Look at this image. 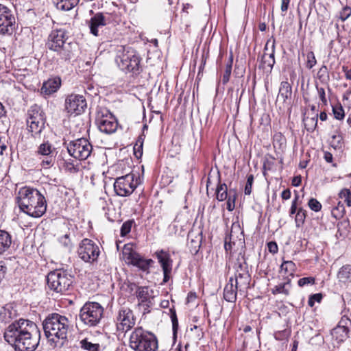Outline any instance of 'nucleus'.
<instances>
[{
    "label": "nucleus",
    "mask_w": 351,
    "mask_h": 351,
    "mask_svg": "<svg viewBox=\"0 0 351 351\" xmlns=\"http://www.w3.org/2000/svg\"><path fill=\"white\" fill-rule=\"evenodd\" d=\"M12 243L11 234L5 230H0V255L4 254L10 250Z\"/></svg>",
    "instance_id": "nucleus-27"
},
{
    "label": "nucleus",
    "mask_w": 351,
    "mask_h": 351,
    "mask_svg": "<svg viewBox=\"0 0 351 351\" xmlns=\"http://www.w3.org/2000/svg\"><path fill=\"white\" fill-rule=\"evenodd\" d=\"M291 0H282L280 9L283 12H286L289 8Z\"/></svg>",
    "instance_id": "nucleus-60"
},
{
    "label": "nucleus",
    "mask_w": 351,
    "mask_h": 351,
    "mask_svg": "<svg viewBox=\"0 0 351 351\" xmlns=\"http://www.w3.org/2000/svg\"><path fill=\"white\" fill-rule=\"evenodd\" d=\"M80 347L87 351H98L99 345L98 343H93L87 340V339H82L80 342Z\"/></svg>",
    "instance_id": "nucleus-37"
},
{
    "label": "nucleus",
    "mask_w": 351,
    "mask_h": 351,
    "mask_svg": "<svg viewBox=\"0 0 351 351\" xmlns=\"http://www.w3.org/2000/svg\"><path fill=\"white\" fill-rule=\"evenodd\" d=\"M66 149L71 156L83 160L90 155L93 147L86 138H81L70 141L66 144Z\"/></svg>",
    "instance_id": "nucleus-10"
},
{
    "label": "nucleus",
    "mask_w": 351,
    "mask_h": 351,
    "mask_svg": "<svg viewBox=\"0 0 351 351\" xmlns=\"http://www.w3.org/2000/svg\"><path fill=\"white\" fill-rule=\"evenodd\" d=\"M70 236V232H66L58 239L60 243L69 251L71 250L73 246Z\"/></svg>",
    "instance_id": "nucleus-39"
},
{
    "label": "nucleus",
    "mask_w": 351,
    "mask_h": 351,
    "mask_svg": "<svg viewBox=\"0 0 351 351\" xmlns=\"http://www.w3.org/2000/svg\"><path fill=\"white\" fill-rule=\"evenodd\" d=\"M143 142L139 138L134 147V153L136 158H141L143 155Z\"/></svg>",
    "instance_id": "nucleus-45"
},
{
    "label": "nucleus",
    "mask_w": 351,
    "mask_h": 351,
    "mask_svg": "<svg viewBox=\"0 0 351 351\" xmlns=\"http://www.w3.org/2000/svg\"><path fill=\"white\" fill-rule=\"evenodd\" d=\"M61 85V80L59 77L49 79L44 82L41 88V93L49 95L56 93Z\"/></svg>",
    "instance_id": "nucleus-23"
},
{
    "label": "nucleus",
    "mask_w": 351,
    "mask_h": 351,
    "mask_svg": "<svg viewBox=\"0 0 351 351\" xmlns=\"http://www.w3.org/2000/svg\"><path fill=\"white\" fill-rule=\"evenodd\" d=\"M4 338L15 351H34L39 344L40 333L35 323L20 319L7 327Z\"/></svg>",
    "instance_id": "nucleus-1"
},
{
    "label": "nucleus",
    "mask_w": 351,
    "mask_h": 351,
    "mask_svg": "<svg viewBox=\"0 0 351 351\" xmlns=\"http://www.w3.org/2000/svg\"><path fill=\"white\" fill-rule=\"evenodd\" d=\"M110 22V14H104L99 12L95 14L89 21V28L90 33L95 36H99V29L103 27Z\"/></svg>",
    "instance_id": "nucleus-20"
},
{
    "label": "nucleus",
    "mask_w": 351,
    "mask_h": 351,
    "mask_svg": "<svg viewBox=\"0 0 351 351\" xmlns=\"http://www.w3.org/2000/svg\"><path fill=\"white\" fill-rule=\"evenodd\" d=\"M303 121L306 130L313 132L317 125L318 114H315L313 117H305Z\"/></svg>",
    "instance_id": "nucleus-32"
},
{
    "label": "nucleus",
    "mask_w": 351,
    "mask_h": 351,
    "mask_svg": "<svg viewBox=\"0 0 351 351\" xmlns=\"http://www.w3.org/2000/svg\"><path fill=\"white\" fill-rule=\"evenodd\" d=\"M332 110L334 117L337 120H343L345 117V112L343 106L340 103H337L332 106Z\"/></svg>",
    "instance_id": "nucleus-35"
},
{
    "label": "nucleus",
    "mask_w": 351,
    "mask_h": 351,
    "mask_svg": "<svg viewBox=\"0 0 351 351\" xmlns=\"http://www.w3.org/2000/svg\"><path fill=\"white\" fill-rule=\"evenodd\" d=\"M104 308L98 302H86L80 308L79 319L87 327L99 324L104 315Z\"/></svg>",
    "instance_id": "nucleus-8"
},
{
    "label": "nucleus",
    "mask_w": 351,
    "mask_h": 351,
    "mask_svg": "<svg viewBox=\"0 0 351 351\" xmlns=\"http://www.w3.org/2000/svg\"><path fill=\"white\" fill-rule=\"evenodd\" d=\"M217 199L221 202L228 198V187L226 184L219 182L216 190Z\"/></svg>",
    "instance_id": "nucleus-33"
},
{
    "label": "nucleus",
    "mask_w": 351,
    "mask_h": 351,
    "mask_svg": "<svg viewBox=\"0 0 351 351\" xmlns=\"http://www.w3.org/2000/svg\"><path fill=\"white\" fill-rule=\"evenodd\" d=\"M64 107L69 114H80L86 108V101L82 95L71 94L66 97Z\"/></svg>",
    "instance_id": "nucleus-17"
},
{
    "label": "nucleus",
    "mask_w": 351,
    "mask_h": 351,
    "mask_svg": "<svg viewBox=\"0 0 351 351\" xmlns=\"http://www.w3.org/2000/svg\"><path fill=\"white\" fill-rule=\"evenodd\" d=\"M343 138L341 135H333L330 142L331 146L335 149H339L341 147Z\"/></svg>",
    "instance_id": "nucleus-47"
},
{
    "label": "nucleus",
    "mask_w": 351,
    "mask_h": 351,
    "mask_svg": "<svg viewBox=\"0 0 351 351\" xmlns=\"http://www.w3.org/2000/svg\"><path fill=\"white\" fill-rule=\"evenodd\" d=\"M253 182H254L253 175H249L247 176V182H246V184H245V190H244V193L245 195H249L251 194Z\"/></svg>",
    "instance_id": "nucleus-51"
},
{
    "label": "nucleus",
    "mask_w": 351,
    "mask_h": 351,
    "mask_svg": "<svg viewBox=\"0 0 351 351\" xmlns=\"http://www.w3.org/2000/svg\"><path fill=\"white\" fill-rule=\"evenodd\" d=\"M7 267L3 261H0V282L4 278Z\"/></svg>",
    "instance_id": "nucleus-59"
},
{
    "label": "nucleus",
    "mask_w": 351,
    "mask_h": 351,
    "mask_svg": "<svg viewBox=\"0 0 351 351\" xmlns=\"http://www.w3.org/2000/svg\"><path fill=\"white\" fill-rule=\"evenodd\" d=\"M129 346L134 351H156L158 341L152 332L138 326L131 332Z\"/></svg>",
    "instance_id": "nucleus-5"
},
{
    "label": "nucleus",
    "mask_w": 351,
    "mask_h": 351,
    "mask_svg": "<svg viewBox=\"0 0 351 351\" xmlns=\"http://www.w3.org/2000/svg\"><path fill=\"white\" fill-rule=\"evenodd\" d=\"M200 241L201 238H199L197 241H195L194 239H191L190 241L191 247L193 248V251L196 253L197 252L199 248L200 247Z\"/></svg>",
    "instance_id": "nucleus-58"
},
{
    "label": "nucleus",
    "mask_w": 351,
    "mask_h": 351,
    "mask_svg": "<svg viewBox=\"0 0 351 351\" xmlns=\"http://www.w3.org/2000/svg\"><path fill=\"white\" fill-rule=\"evenodd\" d=\"M234 283L239 288V291H244L247 289L250 282V276L247 272L237 273L234 278Z\"/></svg>",
    "instance_id": "nucleus-26"
},
{
    "label": "nucleus",
    "mask_w": 351,
    "mask_h": 351,
    "mask_svg": "<svg viewBox=\"0 0 351 351\" xmlns=\"http://www.w3.org/2000/svg\"><path fill=\"white\" fill-rule=\"evenodd\" d=\"M45 335L49 341L57 346L59 340H66L72 324L69 319L58 313L49 314L43 321Z\"/></svg>",
    "instance_id": "nucleus-3"
},
{
    "label": "nucleus",
    "mask_w": 351,
    "mask_h": 351,
    "mask_svg": "<svg viewBox=\"0 0 351 351\" xmlns=\"http://www.w3.org/2000/svg\"><path fill=\"white\" fill-rule=\"evenodd\" d=\"M292 95V87L287 81H283L280 83L278 97L282 99L284 104L289 103Z\"/></svg>",
    "instance_id": "nucleus-24"
},
{
    "label": "nucleus",
    "mask_w": 351,
    "mask_h": 351,
    "mask_svg": "<svg viewBox=\"0 0 351 351\" xmlns=\"http://www.w3.org/2000/svg\"><path fill=\"white\" fill-rule=\"evenodd\" d=\"M64 167L65 170L69 172H75L77 170L75 165L73 164V160L71 159L64 161Z\"/></svg>",
    "instance_id": "nucleus-53"
},
{
    "label": "nucleus",
    "mask_w": 351,
    "mask_h": 351,
    "mask_svg": "<svg viewBox=\"0 0 351 351\" xmlns=\"http://www.w3.org/2000/svg\"><path fill=\"white\" fill-rule=\"evenodd\" d=\"M123 254L129 263L144 271H148L149 267L154 263L152 259H145L142 257L138 253L133 250L130 245H125Z\"/></svg>",
    "instance_id": "nucleus-15"
},
{
    "label": "nucleus",
    "mask_w": 351,
    "mask_h": 351,
    "mask_svg": "<svg viewBox=\"0 0 351 351\" xmlns=\"http://www.w3.org/2000/svg\"><path fill=\"white\" fill-rule=\"evenodd\" d=\"M317 64L315 54L313 51H309L306 55V67L309 69H312Z\"/></svg>",
    "instance_id": "nucleus-44"
},
{
    "label": "nucleus",
    "mask_w": 351,
    "mask_h": 351,
    "mask_svg": "<svg viewBox=\"0 0 351 351\" xmlns=\"http://www.w3.org/2000/svg\"><path fill=\"white\" fill-rule=\"evenodd\" d=\"M234 278L230 277L223 290V298L229 302H234L237 300L239 288L234 283Z\"/></svg>",
    "instance_id": "nucleus-22"
},
{
    "label": "nucleus",
    "mask_w": 351,
    "mask_h": 351,
    "mask_svg": "<svg viewBox=\"0 0 351 351\" xmlns=\"http://www.w3.org/2000/svg\"><path fill=\"white\" fill-rule=\"evenodd\" d=\"M141 58L138 53L130 47L119 46L117 50L115 62L119 69L125 73L139 74L142 71L140 65Z\"/></svg>",
    "instance_id": "nucleus-4"
},
{
    "label": "nucleus",
    "mask_w": 351,
    "mask_h": 351,
    "mask_svg": "<svg viewBox=\"0 0 351 351\" xmlns=\"http://www.w3.org/2000/svg\"><path fill=\"white\" fill-rule=\"evenodd\" d=\"M317 77L322 82H326L329 80V75L326 66H322L317 72Z\"/></svg>",
    "instance_id": "nucleus-40"
},
{
    "label": "nucleus",
    "mask_w": 351,
    "mask_h": 351,
    "mask_svg": "<svg viewBox=\"0 0 351 351\" xmlns=\"http://www.w3.org/2000/svg\"><path fill=\"white\" fill-rule=\"evenodd\" d=\"M337 326L347 329V330L350 331V328H351V319L346 316H343Z\"/></svg>",
    "instance_id": "nucleus-46"
},
{
    "label": "nucleus",
    "mask_w": 351,
    "mask_h": 351,
    "mask_svg": "<svg viewBox=\"0 0 351 351\" xmlns=\"http://www.w3.org/2000/svg\"><path fill=\"white\" fill-rule=\"evenodd\" d=\"M155 254L163 271L164 278L162 282L166 283L170 278V274L172 270V260L170 258L169 254L162 250L157 251Z\"/></svg>",
    "instance_id": "nucleus-19"
},
{
    "label": "nucleus",
    "mask_w": 351,
    "mask_h": 351,
    "mask_svg": "<svg viewBox=\"0 0 351 351\" xmlns=\"http://www.w3.org/2000/svg\"><path fill=\"white\" fill-rule=\"evenodd\" d=\"M350 16H351V7L348 6V5L343 7L339 13V18L342 21H345Z\"/></svg>",
    "instance_id": "nucleus-48"
},
{
    "label": "nucleus",
    "mask_w": 351,
    "mask_h": 351,
    "mask_svg": "<svg viewBox=\"0 0 351 351\" xmlns=\"http://www.w3.org/2000/svg\"><path fill=\"white\" fill-rule=\"evenodd\" d=\"M133 223H134L133 220H128L122 224L121 228V237H125L129 232H130Z\"/></svg>",
    "instance_id": "nucleus-41"
},
{
    "label": "nucleus",
    "mask_w": 351,
    "mask_h": 351,
    "mask_svg": "<svg viewBox=\"0 0 351 351\" xmlns=\"http://www.w3.org/2000/svg\"><path fill=\"white\" fill-rule=\"evenodd\" d=\"M275 39L273 38L272 43L271 45V52L267 54L264 53L262 56L261 64L263 69H265L267 67L271 71L275 64Z\"/></svg>",
    "instance_id": "nucleus-25"
},
{
    "label": "nucleus",
    "mask_w": 351,
    "mask_h": 351,
    "mask_svg": "<svg viewBox=\"0 0 351 351\" xmlns=\"http://www.w3.org/2000/svg\"><path fill=\"white\" fill-rule=\"evenodd\" d=\"M16 25L15 16L6 5L0 3V34L11 35Z\"/></svg>",
    "instance_id": "nucleus-14"
},
{
    "label": "nucleus",
    "mask_w": 351,
    "mask_h": 351,
    "mask_svg": "<svg viewBox=\"0 0 351 351\" xmlns=\"http://www.w3.org/2000/svg\"><path fill=\"white\" fill-rule=\"evenodd\" d=\"M235 195L232 197L230 195L227 200V209L229 211H232L234 209L235 207Z\"/></svg>",
    "instance_id": "nucleus-57"
},
{
    "label": "nucleus",
    "mask_w": 351,
    "mask_h": 351,
    "mask_svg": "<svg viewBox=\"0 0 351 351\" xmlns=\"http://www.w3.org/2000/svg\"><path fill=\"white\" fill-rule=\"evenodd\" d=\"M281 197L285 200H287V199H290L291 198V191L289 189L284 190L282 192Z\"/></svg>",
    "instance_id": "nucleus-62"
},
{
    "label": "nucleus",
    "mask_w": 351,
    "mask_h": 351,
    "mask_svg": "<svg viewBox=\"0 0 351 351\" xmlns=\"http://www.w3.org/2000/svg\"><path fill=\"white\" fill-rule=\"evenodd\" d=\"M280 268L281 270L284 271L285 274L293 276L294 271H295L296 266L295 264L291 261H284L282 263Z\"/></svg>",
    "instance_id": "nucleus-34"
},
{
    "label": "nucleus",
    "mask_w": 351,
    "mask_h": 351,
    "mask_svg": "<svg viewBox=\"0 0 351 351\" xmlns=\"http://www.w3.org/2000/svg\"><path fill=\"white\" fill-rule=\"evenodd\" d=\"M315 279L314 277H304L299 279L298 285L299 287H304L307 285H314Z\"/></svg>",
    "instance_id": "nucleus-50"
},
{
    "label": "nucleus",
    "mask_w": 351,
    "mask_h": 351,
    "mask_svg": "<svg viewBox=\"0 0 351 351\" xmlns=\"http://www.w3.org/2000/svg\"><path fill=\"white\" fill-rule=\"evenodd\" d=\"M96 123L99 130L107 134L114 132L118 125L115 117L108 110H105V113L98 114Z\"/></svg>",
    "instance_id": "nucleus-16"
},
{
    "label": "nucleus",
    "mask_w": 351,
    "mask_h": 351,
    "mask_svg": "<svg viewBox=\"0 0 351 351\" xmlns=\"http://www.w3.org/2000/svg\"><path fill=\"white\" fill-rule=\"evenodd\" d=\"M73 282V276L63 269H56L47 276V284L50 290L65 294Z\"/></svg>",
    "instance_id": "nucleus-7"
},
{
    "label": "nucleus",
    "mask_w": 351,
    "mask_h": 351,
    "mask_svg": "<svg viewBox=\"0 0 351 351\" xmlns=\"http://www.w3.org/2000/svg\"><path fill=\"white\" fill-rule=\"evenodd\" d=\"M308 206L310 208L311 210L315 211V212H319L322 209V204L321 203L316 199L315 198H311L308 202Z\"/></svg>",
    "instance_id": "nucleus-42"
},
{
    "label": "nucleus",
    "mask_w": 351,
    "mask_h": 351,
    "mask_svg": "<svg viewBox=\"0 0 351 351\" xmlns=\"http://www.w3.org/2000/svg\"><path fill=\"white\" fill-rule=\"evenodd\" d=\"M299 199V195L298 194L295 195V198L292 201L291 208H290V216H292L293 214L297 213V203Z\"/></svg>",
    "instance_id": "nucleus-54"
},
{
    "label": "nucleus",
    "mask_w": 351,
    "mask_h": 351,
    "mask_svg": "<svg viewBox=\"0 0 351 351\" xmlns=\"http://www.w3.org/2000/svg\"><path fill=\"white\" fill-rule=\"evenodd\" d=\"M306 217V210L302 208H299L295 217V225L300 227L304 224Z\"/></svg>",
    "instance_id": "nucleus-38"
},
{
    "label": "nucleus",
    "mask_w": 351,
    "mask_h": 351,
    "mask_svg": "<svg viewBox=\"0 0 351 351\" xmlns=\"http://www.w3.org/2000/svg\"><path fill=\"white\" fill-rule=\"evenodd\" d=\"M114 322L118 331L128 332L135 325L136 317L130 308L121 306L117 312Z\"/></svg>",
    "instance_id": "nucleus-13"
},
{
    "label": "nucleus",
    "mask_w": 351,
    "mask_h": 351,
    "mask_svg": "<svg viewBox=\"0 0 351 351\" xmlns=\"http://www.w3.org/2000/svg\"><path fill=\"white\" fill-rule=\"evenodd\" d=\"M77 254L80 258L86 263L97 260L100 254L99 246L92 240L84 239L78 247Z\"/></svg>",
    "instance_id": "nucleus-11"
},
{
    "label": "nucleus",
    "mask_w": 351,
    "mask_h": 351,
    "mask_svg": "<svg viewBox=\"0 0 351 351\" xmlns=\"http://www.w3.org/2000/svg\"><path fill=\"white\" fill-rule=\"evenodd\" d=\"M232 59L230 58L229 62L227 64V65L226 66V70L223 75V77H222L223 84H226L230 80V77L231 75V71H232Z\"/></svg>",
    "instance_id": "nucleus-43"
},
{
    "label": "nucleus",
    "mask_w": 351,
    "mask_h": 351,
    "mask_svg": "<svg viewBox=\"0 0 351 351\" xmlns=\"http://www.w3.org/2000/svg\"><path fill=\"white\" fill-rule=\"evenodd\" d=\"M337 278L340 282H346L351 278V265L342 266L338 271Z\"/></svg>",
    "instance_id": "nucleus-31"
},
{
    "label": "nucleus",
    "mask_w": 351,
    "mask_h": 351,
    "mask_svg": "<svg viewBox=\"0 0 351 351\" xmlns=\"http://www.w3.org/2000/svg\"><path fill=\"white\" fill-rule=\"evenodd\" d=\"M291 287V280L288 279L285 282L276 285L271 289V293L274 295L282 293L285 295H288L289 294Z\"/></svg>",
    "instance_id": "nucleus-30"
},
{
    "label": "nucleus",
    "mask_w": 351,
    "mask_h": 351,
    "mask_svg": "<svg viewBox=\"0 0 351 351\" xmlns=\"http://www.w3.org/2000/svg\"><path fill=\"white\" fill-rule=\"evenodd\" d=\"M53 1L58 10L69 11L78 4L80 0H53Z\"/></svg>",
    "instance_id": "nucleus-28"
},
{
    "label": "nucleus",
    "mask_w": 351,
    "mask_h": 351,
    "mask_svg": "<svg viewBox=\"0 0 351 351\" xmlns=\"http://www.w3.org/2000/svg\"><path fill=\"white\" fill-rule=\"evenodd\" d=\"M16 199L20 210L30 217H40L46 212L45 197L36 189L29 186L21 188Z\"/></svg>",
    "instance_id": "nucleus-2"
},
{
    "label": "nucleus",
    "mask_w": 351,
    "mask_h": 351,
    "mask_svg": "<svg viewBox=\"0 0 351 351\" xmlns=\"http://www.w3.org/2000/svg\"><path fill=\"white\" fill-rule=\"evenodd\" d=\"M45 113L41 107L36 104L31 106L27 110V124L33 136L41 133L45 128Z\"/></svg>",
    "instance_id": "nucleus-9"
},
{
    "label": "nucleus",
    "mask_w": 351,
    "mask_h": 351,
    "mask_svg": "<svg viewBox=\"0 0 351 351\" xmlns=\"http://www.w3.org/2000/svg\"><path fill=\"white\" fill-rule=\"evenodd\" d=\"M342 69L345 73L346 78L348 80H351V69H348V66H343Z\"/></svg>",
    "instance_id": "nucleus-63"
},
{
    "label": "nucleus",
    "mask_w": 351,
    "mask_h": 351,
    "mask_svg": "<svg viewBox=\"0 0 351 351\" xmlns=\"http://www.w3.org/2000/svg\"><path fill=\"white\" fill-rule=\"evenodd\" d=\"M324 158L327 162H332V159H333L332 154L328 152H324Z\"/></svg>",
    "instance_id": "nucleus-64"
},
{
    "label": "nucleus",
    "mask_w": 351,
    "mask_h": 351,
    "mask_svg": "<svg viewBox=\"0 0 351 351\" xmlns=\"http://www.w3.org/2000/svg\"><path fill=\"white\" fill-rule=\"evenodd\" d=\"M341 197H344L348 206H351V193L349 189H344L340 193Z\"/></svg>",
    "instance_id": "nucleus-52"
},
{
    "label": "nucleus",
    "mask_w": 351,
    "mask_h": 351,
    "mask_svg": "<svg viewBox=\"0 0 351 351\" xmlns=\"http://www.w3.org/2000/svg\"><path fill=\"white\" fill-rule=\"evenodd\" d=\"M345 214V207L343 204L338 203L337 206L331 210L332 216L336 219H341Z\"/></svg>",
    "instance_id": "nucleus-36"
},
{
    "label": "nucleus",
    "mask_w": 351,
    "mask_h": 351,
    "mask_svg": "<svg viewBox=\"0 0 351 351\" xmlns=\"http://www.w3.org/2000/svg\"><path fill=\"white\" fill-rule=\"evenodd\" d=\"M135 176L133 173L117 178L114 183V189L116 194L121 197L131 195L137 186L134 182Z\"/></svg>",
    "instance_id": "nucleus-12"
},
{
    "label": "nucleus",
    "mask_w": 351,
    "mask_h": 351,
    "mask_svg": "<svg viewBox=\"0 0 351 351\" xmlns=\"http://www.w3.org/2000/svg\"><path fill=\"white\" fill-rule=\"evenodd\" d=\"M66 40L65 30L55 29L49 35L46 46L49 50L57 52L62 60L68 61L72 57V51L71 43H66Z\"/></svg>",
    "instance_id": "nucleus-6"
},
{
    "label": "nucleus",
    "mask_w": 351,
    "mask_h": 351,
    "mask_svg": "<svg viewBox=\"0 0 351 351\" xmlns=\"http://www.w3.org/2000/svg\"><path fill=\"white\" fill-rule=\"evenodd\" d=\"M268 249L271 253H276L278 251V246L275 242H269L268 243Z\"/></svg>",
    "instance_id": "nucleus-61"
},
{
    "label": "nucleus",
    "mask_w": 351,
    "mask_h": 351,
    "mask_svg": "<svg viewBox=\"0 0 351 351\" xmlns=\"http://www.w3.org/2000/svg\"><path fill=\"white\" fill-rule=\"evenodd\" d=\"M276 143H279L280 147H281L283 144L285 143V138L280 133H278V134H276L274 135V147L276 146Z\"/></svg>",
    "instance_id": "nucleus-55"
},
{
    "label": "nucleus",
    "mask_w": 351,
    "mask_h": 351,
    "mask_svg": "<svg viewBox=\"0 0 351 351\" xmlns=\"http://www.w3.org/2000/svg\"><path fill=\"white\" fill-rule=\"evenodd\" d=\"M317 92H318L319 97L320 100L322 101V102L323 103L324 105H326L327 104V99L326 97L324 88L322 87H320V88L317 87Z\"/></svg>",
    "instance_id": "nucleus-56"
},
{
    "label": "nucleus",
    "mask_w": 351,
    "mask_h": 351,
    "mask_svg": "<svg viewBox=\"0 0 351 351\" xmlns=\"http://www.w3.org/2000/svg\"><path fill=\"white\" fill-rule=\"evenodd\" d=\"M153 291L150 290L148 287H138L136 291V298H138L139 304H143L146 306L147 308L151 307L153 305V297L152 294Z\"/></svg>",
    "instance_id": "nucleus-21"
},
{
    "label": "nucleus",
    "mask_w": 351,
    "mask_h": 351,
    "mask_svg": "<svg viewBox=\"0 0 351 351\" xmlns=\"http://www.w3.org/2000/svg\"><path fill=\"white\" fill-rule=\"evenodd\" d=\"M53 153L54 149L48 142L40 145L37 150V154L41 160L43 167L47 168L53 165L55 160Z\"/></svg>",
    "instance_id": "nucleus-18"
},
{
    "label": "nucleus",
    "mask_w": 351,
    "mask_h": 351,
    "mask_svg": "<svg viewBox=\"0 0 351 351\" xmlns=\"http://www.w3.org/2000/svg\"><path fill=\"white\" fill-rule=\"evenodd\" d=\"M349 332L347 329L336 326L332 329L331 335L338 343H341L349 337Z\"/></svg>",
    "instance_id": "nucleus-29"
},
{
    "label": "nucleus",
    "mask_w": 351,
    "mask_h": 351,
    "mask_svg": "<svg viewBox=\"0 0 351 351\" xmlns=\"http://www.w3.org/2000/svg\"><path fill=\"white\" fill-rule=\"evenodd\" d=\"M171 319L172 322L173 335H176L178 328V320L175 311L171 310Z\"/></svg>",
    "instance_id": "nucleus-49"
}]
</instances>
